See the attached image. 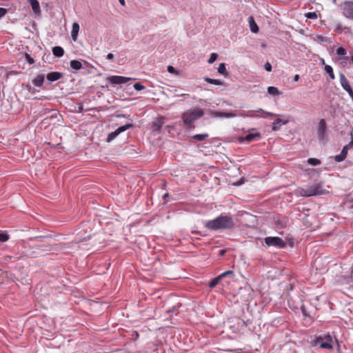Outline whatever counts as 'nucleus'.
I'll use <instances>...</instances> for the list:
<instances>
[{"mask_svg": "<svg viewBox=\"0 0 353 353\" xmlns=\"http://www.w3.org/2000/svg\"><path fill=\"white\" fill-rule=\"evenodd\" d=\"M220 252H221V255H222V254H224V252H225V251H224V250H221Z\"/></svg>", "mask_w": 353, "mask_h": 353, "instance_id": "obj_50", "label": "nucleus"}, {"mask_svg": "<svg viewBox=\"0 0 353 353\" xmlns=\"http://www.w3.org/2000/svg\"><path fill=\"white\" fill-rule=\"evenodd\" d=\"M52 53L55 57H61L64 54V50L61 46H55L52 48Z\"/></svg>", "mask_w": 353, "mask_h": 353, "instance_id": "obj_21", "label": "nucleus"}, {"mask_svg": "<svg viewBox=\"0 0 353 353\" xmlns=\"http://www.w3.org/2000/svg\"><path fill=\"white\" fill-rule=\"evenodd\" d=\"M325 341H323V337L319 336L312 341L313 346L319 345V347L323 349L331 350L333 348L332 345V338L330 334L325 336Z\"/></svg>", "mask_w": 353, "mask_h": 353, "instance_id": "obj_5", "label": "nucleus"}, {"mask_svg": "<svg viewBox=\"0 0 353 353\" xmlns=\"http://www.w3.org/2000/svg\"><path fill=\"white\" fill-rule=\"evenodd\" d=\"M265 243L268 246H273L278 248H283L286 246V243L278 236H268L265 238Z\"/></svg>", "mask_w": 353, "mask_h": 353, "instance_id": "obj_7", "label": "nucleus"}, {"mask_svg": "<svg viewBox=\"0 0 353 353\" xmlns=\"http://www.w3.org/2000/svg\"><path fill=\"white\" fill-rule=\"evenodd\" d=\"M7 13V10L3 8H0V18L3 17Z\"/></svg>", "mask_w": 353, "mask_h": 353, "instance_id": "obj_40", "label": "nucleus"}, {"mask_svg": "<svg viewBox=\"0 0 353 353\" xmlns=\"http://www.w3.org/2000/svg\"><path fill=\"white\" fill-rule=\"evenodd\" d=\"M114 54H112V53H109V54H108V55H107V59H108V60H110V61H114Z\"/></svg>", "mask_w": 353, "mask_h": 353, "instance_id": "obj_43", "label": "nucleus"}, {"mask_svg": "<svg viewBox=\"0 0 353 353\" xmlns=\"http://www.w3.org/2000/svg\"><path fill=\"white\" fill-rule=\"evenodd\" d=\"M133 87L136 90L138 91L142 90L145 88V87L139 83L134 84Z\"/></svg>", "mask_w": 353, "mask_h": 353, "instance_id": "obj_36", "label": "nucleus"}, {"mask_svg": "<svg viewBox=\"0 0 353 353\" xmlns=\"http://www.w3.org/2000/svg\"><path fill=\"white\" fill-rule=\"evenodd\" d=\"M169 196V194L168 193H165L164 194V195L163 196V200L165 201V202H168V200H167V198Z\"/></svg>", "mask_w": 353, "mask_h": 353, "instance_id": "obj_44", "label": "nucleus"}, {"mask_svg": "<svg viewBox=\"0 0 353 353\" xmlns=\"http://www.w3.org/2000/svg\"><path fill=\"white\" fill-rule=\"evenodd\" d=\"M234 225V222L231 216L221 215L216 219L208 221L205 226L210 230H230Z\"/></svg>", "mask_w": 353, "mask_h": 353, "instance_id": "obj_1", "label": "nucleus"}, {"mask_svg": "<svg viewBox=\"0 0 353 353\" xmlns=\"http://www.w3.org/2000/svg\"><path fill=\"white\" fill-rule=\"evenodd\" d=\"M264 68L268 72L272 71V65H271V64L269 62H266L265 63Z\"/></svg>", "mask_w": 353, "mask_h": 353, "instance_id": "obj_37", "label": "nucleus"}, {"mask_svg": "<svg viewBox=\"0 0 353 353\" xmlns=\"http://www.w3.org/2000/svg\"><path fill=\"white\" fill-rule=\"evenodd\" d=\"M9 239V236L7 234H0V242H6Z\"/></svg>", "mask_w": 353, "mask_h": 353, "instance_id": "obj_34", "label": "nucleus"}, {"mask_svg": "<svg viewBox=\"0 0 353 353\" xmlns=\"http://www.w3.org/2000/svg\"><path fill=\"white\" fill-rule=\"evenodd\" d=\"M163 125V121L162 119H158L155 122L153 123V128L154 130H159Z\"/></svg>", "mask_w": 353, "mask_h": 353, "instance_id": "obj_28", "label": "nucleus"}, {"mask_svg": "<svg viewBox=\"0 0 353 353\" xmlns=\"http://www.w3.org/2000/svg\"><path fill=\"white\" fill-rule=\"evenodd\" d=\"M44 81V75L39 74L36 78H34L32 81V83L37 87H41L43 85Z\"/></svg>", "mask_w": 353, "mask_h": 353, "instance_id": "obj_20", "label": "nucleus"}, {"mask_svg": "<svg viewBox=\"0 0 353 353\" xmlns=\"http://www.w3.org/2000/svg\"><path fill=\"white\" fill-rule=\"evenodd\" d=\"M117 117H125V115L123 114H117L116 116Z\"/></svg>", "mask_w": 353, "mask_h": 353, "instance_id": "obj_47", "label": "nucleus"}, {"mask_svg": "<svg viewBox=\"0 0 353 353\" xmlns=\"http://www.w3.org/2000/svg\"><path fill=\"white\" fill-rule=\"evenodd\" d=\"M268 93L270 95L278 96L281 94L276 87L269 86L268 88Z\"/></svg>", "mask_w": 353, "mask_h": 353, "instance_id": "obj_22", "label": "nucleus"}, {"mask_svg": "<svg viewBox=\"0 0 353 353\" xmlns=\"http://www.w3.org/2000/svg\"><path fill=\"white\" fill-rule=\"evenodd\" d=\"M79 25L77 23H73L72 27V32H71V37L74 41H76L77 40L78 34L79 32Z\"/></svg>", "mask_w": 353, "mask_h": 353, "instance_id": "obj_16", "label": "nucleus"}, {"mask_svg": "<svg viewBox=\"0 0 353 353\" xmlns=\"http://www.w3.org/2000/svg\"><path fill=\"white\" fill-rule=\"evenodd\" d=\"M325 192L321 183H316L300 190V194L306 197L324 194Z\"/></svg>", "mask_w": 353, "mask_h": 353, "instance_id": "obj_3", "label": "nucleus"}, {"mask_svg": "<svg viewBox=\"0 0 353 353\" xmlns=\"http://www.w3.org/2000/svg\"><path fill=\"white\" fill-rule=\"evenodd\" d=\"M217 57L218 56H217V54L216 53H212L210 54V57L209 59H208V63H214L216 61V59H217Z\"/></svg>", "mask_w": 353, "mask_h": 353, "instance_id": "obj_33", "label": "nucleus"}, {"mask_svg": "<svg viewBox=\"0 0 353 353\" xmlns=\"http://www.w3.org/2000/svg\"><path fill=\"white\" fill-rule=\"evenodd\" d=\"M27 89L32 94H35L37 92L35 88H32L31 85H27Z\"/></svg>", "mask_w": 353, "mask_h": 353, "instance_id": "obj_41", "label": "nucleus"}, {"mask_svg": "<svg viewBox=\"0 0 353 353\" xmlns=\"http://www.w3.org/2000/svg\"><path fill=\"white\" fill-rule=\"evenodd\" d=\"M288 120H285V121H283L282 119H276L274 122H273V125H272V130L273 131H276L278 130L281 125H285L286 123H288Z\"/></svg>", "mask_w": 353, "mask_h": 353, "instance_id": "obj_17", "label": "nucleus"}, {"mask_svg": "<svg viewBox=\"0 0 353 353\" xmlns=\"http://www.w3.org/2000/svg\"><path fill=\"white\" fill-rule=\"evenodd\" d=\"M233 274V272L231 271V270H228V271H225L224 272H223L222 274H221L220 275H219L221 279H223L224 277L228 276V275H232Z\"/></svg>", "mask_w": 353, "mask_h": 353, "instance_id": "obj_35", "label": "nucleus"}, {"mask_svg": "<svg viewBox=\"0 0 353 353\" xmlns=\"http://www.w3.org/2000/svg\"><path fill=\"white\" fill-rule=\"evenodd\" d=\"M208 137H209L208 134L205 133V134H195L192 137V138L199 141H202L205 140Z\"/></svg>", "mask_w": 353, "mask_h": 353, "instance_id": "obj_27", "label": "nucleus"}, {"mask_svg": "<svg viewBox=\"0 0 353 353\" xmlns=\"http://www.w3.org/2000/svg\"><path fill=\"white\" fill-rule=\"evenodd\" d=\"M28 2L30 3L34 12L40 13V6L37 0H28Z\"/></svg>", "mask_w": 353, "mask_h": 353, "instance_id": "obj_19", "label": "nucleus"}, {"mask_svg": "<svg viewBox=\"0 0 353 353\" xmlns=\"http://www.w3.org/2000/svg\"><path fill=\"white\" fill-rule=\"evenodd\" d=\"M237 114L242 117H250V118H267L268 117L277 116L276 114L265 111L261 108H259L256 110H248V111L243 110L241 112H239V114Z\"/></svg>", "mask_w": 353, "mask_h": 353, "instance_id": "obj_4", "label": "nucleus"}, {"mask_svg": "<svg viewBox=\"0 0 353 353\" xmlns=\"http://www.w3.org/2000/svg\"><path fill=\"white\" fill-rule=\"evenodd\" d=\"M341 9L344 17L353 20V1H345L341 5Z\"/></svg>", "mask_w": 353, "mask_h": 353, "instance_id": "obj_8", "label": "nucleus"}, {"mask_svg": "<svg viewBox=\"0 0 353 353\" xmlns=\"http://www.w3.org/2000/svg\"><path fill=\"white\" fill-rule=\"evenodd\" d=\"M205 81H206L207 83H211V84L216 85H222L223 83V81L222 80L214 79H211L209 77H205Z\"/></svg>", "mask_w": 353, "mask_h": 353, "instance_id": "obj_24", "label": "nucleus"}, {"mask_svg": "<svg viewBox=\"0 0 353 353\" xmlns=\"http://www.w3.org/2000/svg\"><path fill=\"white\" fill-rule=\"evenodd\" d=\"M168 71L170 73H174L176 72V70H175V68L173 66L169 65L168 67Z\"/></svg>", "mask_w": 353, "mask_h": 353, "instance_id": "obj_42", "label": "nucleus"}, {"mask_svg": "<svg viewBox=\"0 0 353 353\" xmlns=\"http://www.w3.org/2000/svg\"><path fill=\"white\" fill-rule=\"evenodd\" d=\"M26 58L27 61L30 64H32L34 63V60L29 54H26Z\"/></svg>", "mask_w": 353, "mask_h": 353, "instance_id": "obj_39", "label": "nucleus"}, {"mask_svg": "<svg viewBox=\"0 0 353 353\" xmlns=\"http://www.w3.org/2000/svg\"><path fill=\"white\" fill-rule=\"evenodd\" d=\"M248 22H249L250 30L254 33L258 32L259 27L256 25V23H255L253 17H252V16L249 17Z\"/></svg>", "mask_w": 353, "mask_h": 353, "instance_id": "obj_18", "label": "nucleus"}, {"mask_svg": "<svg viewBox=\"0 0 353 353\" xmlns=\"http://www.w3.org/2000/svg\"><path fill=\"white\" fill-rule=\"evenodd\" d=\"M213 114L214 117H221V118H223V117L233 118V117L238 116V114H236V112L235 111H232L230 112H223L216 111L213 113Z\"/></svg>", "mask_w": 353, "mask_h": 353, "instance_id": "obj_12", "label": "nucleus"}, {"mask_svg": "<svg viewBox=\"0 0 353 353\" xmlns=\"http://www.w3.org/2000/svg\"><path fill=\"white\" fill-rule=\"evenodd\" d=\"M134 79L122 76L112 75L108 77V81L112 85L124 84Z\"/></svg>", "mask_w": 353, "mask_h": 353, "instance_id": "obj_10", "label": "nucleus"}, {"mask_svg": "<svg viewBox=\"0 0 353 353\" xmlns=\"http://www.w3.org/2000/svg\"><path fill=\"white\" fill-rule=\"evenodd\" d=\"M218 72L220 74L224 75L225 77L228 76V74L226 72L225 64L224 63H221L219 64L218 67Z\"/></svg>", "mask_w": 353, "mask_h": 353, "instance_id": "obj_25", "label": "nucleus"}, {"mask_svg": "<svg viewBox=\"0 0 353 353\" xmlns=\"http://www.w3.org/2000/svg\"><path fill=\"white\" fill-rule=\"evenodd\" d=\"M180 95H181V96H187V97H188V96H189V94H180Z\"/></svg>", "mask_w": 353, "mask_h": 353, "instance_id": "obj_49", "label": "nucleus"}, {"mask_svg": "<svg viewBox=\"0 0 353 353\" xmlns=\"http://www.w3.org/2000/svg\"><path fill=\"white\" fill-rule=\"evenodd\" d=\"M62 77V74L59 72H52L47 74L46 78L49 81L53 82Z\"/></svg>", "mask_w": 353, "mask_h": 353, "instance_id": "obj_14", "label": "nucleus"}, {"mask_svg": "<svg viewBox=\"0 0 353 353\" xmlns=\"http://www.w3.org/2000/svg\"><path fill=\"white\" fill-rule=\"evenodd\" d=\"M119 1L122 6L125 5V0H119Z\"/></svg>", "mask_w": 353, "mask_h": 353, "instance_id": "obj_46", "label": "nucleus"}, {"mask_svg": "<svg viewBox=\"0 0 353 353\" xmlns=\"http://www.w3.org/2000/svg\"><path fill=\"white\" fill-rule=\"evenodd\" d=\"M350 147H352L353 145V140L347 145Z\"/></svg>", "mask_w": 353, "mask_h": 353, "instance_id": "obj_48", "label": "nucleus"}, {"mask_svg": "<svg viewBox=\"0 0 353 353\" xmlns=\"http://www.w3.org/2000/svg\"><path fill=\"white\" fill-rule=\"evenodd\" d=\"M351 275H350V277L349 278V281H347V283H350V284H352L353 285V264H352V266L351 268Z\"/></svg>", "mask_w": 353, "mask_h": 353, "instance_id": "obj_38", "label": "nucleus"}, {"mask_svg": "<svg viewBox=\"0 0 353 353\" xmlns=\"http://www.w3.org/2000/svg\"><path fill=\"white\" fill-rule=\"evenodd\" d=\"M70 67L73 70H80L82 68L81 63L79 61H77V60H72V61H70Z\"/></svg>", "mask_w": 353, "mask_h": 353, "instance_id": "obj_23", "label": "nucleus"}, {"mask_svg": "<svg viewBox=\"0 0 353 353\" xmlns=\"http://www.w3.org/2000/svg\"><path fill=\"white\" fill-rule=\"evenodd\" d=\"M203 114L204 112L202 109L194 108L183 113L182 119L186 125H189L199 118L202 117Z\"/></svg>", "mask_w": 353, "mask_h": 353, "instance_id": "obj_2", "label": "nucleus"}, {"mask_svg": "<svg viewBox=\"0 0 353 353\" xmlns=\"http://www.w3.org/2000/svg\"><path fill=\"white\" fill-rule=\"evenodd\" d=\"M221 280V277L219 276L215 277L209 283V287L211 288H214Z\"/></svg>", "mask_w": 353, "mask_h": 353, "instance_id": "obj_29", "label": "nucleus"}, {"mask_svg": "<svg viewBox=\"0 0 353 353\" xmlns=\"http://www.w3.org/2000/svg\"><path fill=\"white\" fill-rule=\"evenodd\" d=\"M348 148H349V145L344 146L343 148L342 149V151L341 152L340 154L336 155L335 157V161L337 162L343 161L347 156Z\"/></svg>", "mask_w": 353, "mask_h": 353, "instance_id": "obj_15", "label": "nucleus"}, {"mask_svg": "<svg viewBox=\"0 0 353 353\" xmlns=\"http://www.w3.org/2000/svg\"><path fill=\"white\" fill-rule=\"evenodd\" d=\"M347 53L346 52V50L343 48V47H339L337 50H336V54L338 55H340V56H343V55H345Z\"/></svg>", "mask_w": 353, "mask_h": 353, "instance_id": "obj_31", "label": "nucleus"}, {"mask_svg": "<svg viewBox=\"0 0 353 353\" xmlns=\"http://www.w3.org/2000/svg\"><path fill=\"white\" fill-rule=\"evenodd\" d=\"M132 123H127L124 125L119 127L115 131L110 132L107 137V142L110 143L113 141L120 133L127 130L128 129L133 127Z\"/></svg>", "mask_w": 353, "mask_h": 353, "instance_id": "obj_9", "label": "nucleus"}, {"mask_svg": "<svg viewBox=\"0 0 353 353\" xmlns=\"http://www.w3.org/2000/svg\"><path fill=\"white\" fill-rule=\"evenodd\" d=\"M321 63H322L323 64H325V61H324V59H321Z\"/></svg>", "mask_w": 353, "mask_h": 353, "instance_id": "obj_51", "label": "nucleus"}, {"mask_svg": "<svg viewBox=\"0 0 353 353\" xmlns=\"http://www.w3.org/2000/svg\"><path fill=\"white\" fill-rule=\"evenodd\" d=\"M351 61H352V63H353V55H352V57H351Z\"/></svg>", "mask_w": 353, "mask_h": 353, "instance_id": "obj_52", "label": "nucleus"}, {"mask_svg": "<svg viewBox=\"0 0 353 353\" xmlns=\"http://www.w3.org/2000/svg\"><path fill=\"white\" fill-rule=\"evenodd\" d=\"M261 137V134L259 132H255V133H249L247 135H245L244 137L242 138V141H246V142H252L255 139H259Z\"/></svg>", "mask_w": 353, "mask_h": 353, "instance_id": "obj_13", "label": "nucleus"}, {"mask_svg": "<svg viewBox=\"0 0 353 353\" xmlns=\"http://www.w3.org/2000/svg\"><path fill=\"white\" fill-rule=\"evenodd\" d=\"M307 163L314 166H316L321 164V161L315 158H310L307 160Z\"/></svg>", "mask_w": 353, "mask_h": 353, "instance_id": "obj_30", "label": "nucleus"}, {"mask_svg": "<svg viewBox=\"0 0 353 353\" xmlns=\"http://www.w3.org/2000/svg\"><path fill=\"white\" fill-rule=\"evenodd\" d=\"M305 16L307 19H314L317 18V14L315 12H308L305 14Z\"/></svg>", "mask_w": 353, "mask_h": 353, "instance_id": "obj_32", "label": "nucleus"}, {"mask_svg": "<svg viewBox=\"0 0 353 353\" xmlns=\"http://www.w3.org/2000/svg\"><path fill=\"white\" fill-rule=\"evenodd\" d=\"M299 74H295L294 77V81H298L299 80Z\"/></svg>", "mask_w": 353, "mask_h": 353, "instance_id": "obj_45", "label": "nucleus"}, {"mask_svg": "<svg viewBox=\"0 0 353 353\" xmlns=\"http://www.w3.org/2000/svg\"><path fill=\"white\" fill-rule=\"evenodd\" d=\"M340 83L342 88L348 92L349 95L353 99V90L350 85L348 79L343 73H340Z\"/></svg>", "mask_w": 353, "mask_h": 353, "instance_id": "obj_11", "label": "nucleus"}, {"mask_svg": "<svg viewBox=\"0 0 353 353\" xmlns=\"http://www.w3.org/2000/svg\"><path fill=\"white\" fill-rule=\"evenodd\" d=\"M326 130H327V125L325 119H321L317 125V137L321 143H325L327 141L326 138Z\"/></svg>", "mask_w": 353, "mask_h": 353, "instance_id": "obj_6", "label": "nucleus"}, {"mask_svg": "<svg viewBox=\"0 0 353 353\" xmlns=\"http://www.w3.org/2000/svg\"><path fill=\"white\" fill-rule=\"evenodd\" d=\"M325 70L329 74L330 79H335V76H334V72H333V68H332V67L331 65H325Z\"/></svg>", "mask_w": 353, "mask_h": 353, "instance_id": "obj_26", "label": "nucleus"}]
</instances>
